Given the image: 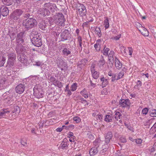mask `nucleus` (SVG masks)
<instances>
[{"label": "nucleus", "instance_id": "obj_1", "mask_svg": "<svg viewBox=\"0 0 156 156\" xmlns=\"http://www.w3.org/2000/svg\"><path fill=\"white\" fill-rule=\"evenodd\" d=\"M37 24L35 19L32 18H27L23 20V26L27 30H30L34 27Z\"/></svg>", "mask_w": 156, "mask_h": 156}, {"label": "nucleus", "instance_id": "obj_2", "mask_svg": "<svg viewBox=\"0 0 156 156\" xmlns=\"http://www.w3.org/2000/svg\"><path fill=\"white\" fill-rule=\"evenodd\" d=\"M8 60L7 63V67H12L16 59V55L15 52H10L8 55Z\"/></svg>", "mask_w": 156, "mask_h": 156}, {"label": "nucleus", "instance_id": "obj_3", "mask_svg": "<svg viewBox=\"0 0 156 156\" xmlns=\"http://www.w3.org/2000/svg\"><path fill=\"white\" fill-rule=\"evenodd\" d=\"M55 20L59 25H64L65 20L64 16L61 13H57L54 16Z\"/></svg>", "mask_w": 156, "mask_h": 156}, {"label": "nucleus", "instance_id": "obj_4", "mask_svg": "<svg viewBox=\"0 0 156 156\" xmlns=\"http://www.w3.org/2000/svg\"><path fill=\"white\" fill-rule=\"evenodd\" d=\"M23 11L20 9H17L15 10L12 14L11 15L10 17L12 19L15 20H17L19 19L20 16L23 13Z\"/></svg>", "mask_w": 156, "mask_h": 156}, {"label": "nucleus", "instance_id": "obj_5", "mask_svg": "<svg viewBox=\"0 0 156 156\" xmlns=\"http://www.w3.org/2000/svg\"><path fill=\"white\" fill-rule=\"evenodd\" d=\"M61 36L62 41H64L65 40H69L71 38V34L68 30H65L62 32Z\"/></svg>", "mask_w": 156, "mask_h": 156}, {"label": "nucleus", "instance_id": "obj_6", "mask_svg": "<svg viewBox=\"0 0 156 156\" xmlns=\"http://www.w3.org/2000/svg\"><path fill=\"white\" fill-rule=\"evenodd\" d=\"M76 9L78 11L81 16H83L86 15L87 10L83 4H80L79 6Z\"/></svg>", "mask_w": 156, "mask_h": 156}, {"label": "nucleus", "instance_id": "obj_7", "mask_svg": "<svg viewBox=\"0 0 156 156\" xmlns=\"http://www.w3.org/2000/svg\"><path fill=\"white\" fill-rule=\"evenodd\" d=\"M56 61L58 67L61 68L66 67L67 63L63 61L62 57H58Z\"/></svg>", "mask_w": 156, "mask_h": 156}, {"label": "nucleus", "instance_id": "obj_8", "mask_svg": "<svg viewBox=\"0 0 156 156\" xmlns=\"http://www.w3.org/2000/svg\"><path fill=\"white\" fill-rule=\"evenodd\" d=\"M17 59L21 63L25 64L27 62V57L23 54L17 55Z\"/></svg>", "mask_w": 156, "mask_h": 156}, {"label": "nucleus", "instance_id": "obj_9", "mask_svg": "<svg viewBox=\"0 0 156 156\" xmlns=\"http://www.w3.org/2000/svg\"><path fill=\"white\" fill-rule=\"evenodd\" d=\"M24 85L23 84H20L16 87L15 90L16 93L19 94H22L24 90Z\"/></svg>", "mask_w": 156, "mask_h": 156}, {"label": "nucleus", "instance_id": "obj_10", "mask_svg": "<svg viewBox=\"0 0 156 156\" xmlns=\"http://www.w3.org/2000/svg\"><path fill=\"white\" fill-rule=\"evenodd\" d=\"M31 41L32 44L37 47H39L42 45V42L41 39V37H40L39 38H36L35 39H33Z\"/></svg>", "mask_w": 156, "mask_h": 156}, {"label": "nucleus", "instance_id": "obj_11", "mask_svg": "<svg viewBox=\"0 0 156 156\" xmlns=\"http://www.w3.org/2000/svg\"><path fill=\"white\" fill-rule=\"evenodd\" d=\"M1 14L3 16H6L9 13V10L7 7L5 6H2L0 9Z\"/></svg>", "mask_w": 156, "mask_h": 156}, {"label": "nucleus", "instance_id": "obj_12", "mask_svg": "<svg viewBox=\"0 0 156 156\" xmlns=\"http://www.w3.org/2000/svg\"><path fill=\"white\" fill-rule=\"evenodd\" d=\"M23 33L22 32H20L17 34L16 38V42L18 44H20L23 43L24 41L23 39Z\"/></svg>", "mask_w": 156, "mask_h": 156}, {"label": "nucleus", "instance_id": "obj_13", "mask_svg": "<svg viewBox=\"0 0 156 156\" xmlns=\"http://www.w3.org/2000/svg\"><path fill=\"white\" fill-rule=\"evenodd\" d=\"M119 104L122 107H127L129 104V100L128 99H121L119 102Z\"/></svg>", "mask_w": 156, "mask_h": 156}, {"label": "nucleus", "instance_id": "obj_14", "mask_svg": "<svg viewBox=\"0 0 156 156\" xmlns=\"http://www.w3.org/2000/svg\"><path fill=\"white\" fill-rule=\"evenodd\" d=\"M112 136V133L111 132H108L105 136V145L104 146L107 145V146L106 147H108L107 144L109 142L110 140L111 139Z\"/></svg>", "mask_w": 156, "mask_h": 156}, {"label": "nucleus", "instance_id": "obj_15", "mask_svg": "<svg viewBox=\"0 0 156 156\" xmlns=\"http://www.w3.org/2000/svg\"><path fill=\"white\" fill-rule=\"evenodd\" d=\"M44 7L49 9L51 11H54L56 8L55 4L51 3L50 2L45 3L44 5Z\"/></svg>", "mask_w": 156, "mask_h": 156}, {"label": "nucleus", "instance_id": "obj_16", "mask_svg": "<svg viewBox=\"0 0 156 156\" xmlns=\"http://www.w3.org/2000/svg\"><path fill=\"white\" fill-rule=\"evenodd\" d=\"M41 35L40 34L38 33V32L37 31H33L30 34V37L31 39V41L33 40V39H35L36 38H39L40 36Z\"/></svg>", "mask_w": 156, "mask_h": 156}, {"label": "nucleus", "instance_id": "obj_17", "mask_svg": "<svg viewBox=\"0 0 156 156\" xmlns=\"http://www.w3.org/2000/svg\"><path fill=\"white\" fill-rule=\"evenodd\" d=\"M98 147V145H96L90 150L89 154L90 156H93L97 153L98 152L97 148Z\"/></svg>", "mask_w": 156, "mask_h": 156}, {"label": "nucleus", "instance_id": "obj_18", "mask_svg": "<svg viewBox=\"0 0 156 156\" xmlns=\"http://www.w3.org/2000/svg\"><path fill=\"white\" fill-rule=\"evenodd\" d=\"M24 49V47L21 44H18L16 48V50L18 55H20L21 54V52L23 51Z\"/></svg>", "mask_w": 156, "mask_h": 156}, {"label": "nucleus", "instance_id": "obj_19", "mask_svg": "<svg viewBox=\"0 0 156 156\" xmlns=\"http://www.w3.org/2000/svg\"><path fill=\"white\" fill-rule=\"evenodd\" d=\"M91 72L93 77L95 79H97L99 77V72L96 71L95 69H92Z\"/></svg>", "mask_w": 156, "mask_h": 156}, {"label": "nucleus", "instance_id": "obj_20", "mask_svg": "<svg viewBox=\"0 0 156 156\" xmlns=\"http://www.w3.org/2000/svg\"><path fill=\"white\" fill-rule=\"evenodd\" d=\"M62 55L65 57L67 56L68 55H70L71 52L69 49L65 48L62 51Z\"/></svg>", "mask_w": 156, "mask_h": 156}, {"label": "nucleus", "instance_id": "obj_21", "mask_svg": "<svg viewBox=\"0 0 156 156\" xmlns=\"http://www.w3.org/2000/svg\"><path fill=\"white\" fill-rule=\"evenodd\" d=\"M68 146V143L67 142H64L63 141L59 147V148L62 149H67V147Z\"/></svg>", "mask_w": 156, "mask_h": 156}, {"label": "nucleus", "instance_id": "obj_22", "mask_svg": "<svg viewBox=\"0 0 156 156\" xmlns=\"http://www.w3.org/2000/svg\"><path fill=\"white\" fill-rule=\"evenodd\" d=\"M113 118L112 114L107 115L105 116L104 120L108 122H110L112 121Z\"/></svg>", "mask_w": 156, "mask_h": 156}, {"label": "nucleus", "instance_id": "obj_23", "mask_svg": "<svg viewBox=\"0 0 156 156\" xmlns=\"http://www.w3.org/2000/svg\"><path fill=\"white\" fill-rule=\"evenodd\" d=\"M34 94L37 98H39L43 97V94L41 93L38 90H34Z\"/></svg>", "mask_w": 156, "mask_h": 156}, {"label": "nucleus", "instance_id": "obj_24", "mask_svg": "<svg viewBox=\"0 0 156 156\" xmlns=\"http://www.w3.org/2000/svg\"><path fill=\"white\" fill-rule=\"evenodd\" d=\"M122 114L119 112H116L115 115V119L117 121L119 120L120 122H122L120 118Z\"/></svg>", "mask_w": 156, "mask_h": 156}, {"label": "nucleus", "instance_id": "obj_25", "mask_svg": "<svg viewBox=\"0 0 156 156\" xmlns=\"http://www.w3.org/2000/svg\"><path fill=\"white\" fill-rule=\"evenodd\" d=\"M102 59L100 60L98 63V67L100 68L104 67L103 66L104 65L105 63V61L103 59V57L101 56Z\"/></svg>", "mask_w": 156, "mask_h": 156}, {"label": "nucleus", "instance_id": "obj_26", "mask_svg": "<svg viewBox=\"0 0 156 156\" xmlns=\"http://www.w3.org/2000/svg\"><path fill=\"white\" fill-rule=\"evenodd\" d=\"M12 113H15L16 115H17L20 112L19 107L18 106H15L12 109Z\"/></svg>", "mask_w": 156, "mask_h": 156}, {"label": "nucleus", "instance_id": "obj_27", "mask_svg": "<svg viewBox=\"0 0 156 156\" xmlns=\"http://www.w3.org/2000/svg\"><path fill=\"white\" fill-rule=\"evenodd\" d=\"M49 11L46 8L43 9L42 10V12L41 13V14L42 15L44 16H45L47 15H49Z\"/></svg>", "mask_w": 156, "mask_h": 156}, {"label": "nucleus", "instance_id": "obj_28", "mask_svg": "<svg viewBox=\"0 0 156 156\" xmlns=\"http://www.w3.org/2000/svg\"><path fill=\"white\" fill-rule=\"evenodd\" d=\"M142 28L143 30L142 31H141L140 30L139 31L141 32L142 34L144 36H148L149 35L148 31L145 28L143 27Z\"/></svg>", "mask_w": 156, "mask_h": 156}, {"label": "nucleus", "instance_id": "obj_29", "mask_svg": "<svg viewBox=\"0 0 156 156\" xmlns=\"http://www.w3.org/2000/svg\"><path fill=\"white\" fill-rule=\"evenodd\" d=\"M8 112H9V111L7 109H4L2 110L0 112V118L4 116L5 114Z\"/></svg>", "mask_w": 156, "mask_h": 156}, {"label": "nucleus", "instance_id": "obj_30", "mask_svg": "<svg viewBox=\"0 0 156 156\" xmlns=\"http://www.w3.org/2000/svg\"><path fill=\"white\" fill-rule=\"evenodd\" d=\"M100 80L101 81H102V85L103 87H105L108 84V82L107 79H105L104 77H102L101 78Z\"/></svg>", "mask_w": 156, "mask_h": 156}, {"label": "nucleus", "instance_id": "obj_31", "mask_svg": "<svg viewBox=\"0 0 156 156\" xmlns=\"http://www.w3.org/2000/svg\"><path fill=\"white\" fill-rule=\"evenodd\" d=\"M95 32L99 37H100L101 36V33L100 28L99 27H96L95 30Z\"/></svg>", "mask_w": 156, "mask_h": 156}, {"label": "nucleus", "instance_id": "obj_32", "mask_svg": "<svg viewBox=\"0 0 156 156\" xmlns=\"http://www.w3.org/2000/svg\"><path fill=\"white\" fill-rule=\"evenodd\" d=\"M106 19L104 21V25L105 29H107L109 27V23L108 19L107 17H105Z\"/></svg>", "mask_w": 156, "mask_h": 156}, {"label": "nucleus", "instance_id": "obj_33", "mask_svg": "<svg viewBox=\"0 0 156 156\" xmlns=\"http://www.w3.org/2000/svg\"><path fill=\"white\" fill-rule=\"evenodd\" d=\"M86 91V89H84L80 92V94L85 98H87L88 97V95Z\"/></svg>", "mask_w": 156, "mask_h": 156}, {"label": "nucleus", "instance_id": "obj_34", "mask_svg": "<svg viewBox=\"0 0 156 156\" xmlns=\"http://www.w3.org/2000/svg\"><path fill=\"white\" fill-rule=\"evenodd\" d=\"M115 66L116 68H121L122 67V64L117 59L115 60Z\"/></svg>", "mask_w": 156, "mask_h": 156}, {"label": "nucleus", "instance_id": "obj_35", "mask_svg": "<svg viewBox=\"0 0 156 156\" xmlns=\"http://www.w3.org/2000/svg\"><path fill=\"white\" fill-rule=\"evenodd\" d=\"M1 52H0V67H2L4 65L5 63V59L1 55Z\"/></svg>", "mask_w": 156, "mask_h": 156}, {"label": "nucleus", "instance_id": "obj_36", "mask_svg": "<svg viewBox=\"0 0 156 156\" xmlns=\"http://www.w3.org/2000/svg\"><path fill=\"white\" fill-rule=\"evenodd\" d=\"M78 42L79 45V49H80L81 50H82V40L81 37L79 36L78 37Z\"/></svg>", "mask_w": 156, "mask_h": 156}, {"label": "nucleus", "instance_id": "obj_37", "mask_svg": "<svg viewBox=\"0 0 156 156\" xmlns=\"http://www.w3.org/2000/svg\"><path fill=\"white\" fill-rule=\"evenodd\" d=\"M39 28L43 30H45L46 28V25L44 23H41L39 24Z\"/></svg>", "mask_w": 156, "mask_h": 156}, {"label": "nucleus", "instance_id": "obj_38", "mask_svg": "<svg viewBox=\"0 0 156 156\" xmlns=\"http://www.w3.org/2000/svg\"><path fill=\"white\" fill-rule=\"evenodd\" d=\"M109 50V49L108 48H104L103 51H102V53L104 55L107 56L108 54V51Z\"/></svg>", "mask_w": 156, "mask_h": 156}, {"label": "nucleus", "instance_id": "obj_39", "mask_svg": "<svg viewBox=\"0 0 156 156\" xmlns=\"http://www.w3.org/2000/svg\"><path fill=\"white\" fill-rule=\"evenodd\" d=\"M34 65L37 66L39 67L41 66V68L44 67L45 66L44 64H42V62L40 61L35 62Z\"/></svg>", "mask_w": 156, "mask_h": 156}, {"label": "nucleus", "instance_id": "obj_40", "mask_svg": "<svg viewBox=\"0 0 156 156\" xmlns=\"http://www.w3.org/2000/svg\"><path fill=\"white\" fill-rule=\"evenodd\" d=\"M7 81L5 78L2 76H0V83L1 84H6Z\"/></svg>", "mask_w": 156, "mask_h": 156}, {"label": "nucleus", "instance_id": "obj_41", "mask_svg": "<svg viewBox=\"0 0 156 156\" xmlns=\"http://www.w3.org/2000/svg\"><path fill=\"white\" fill-rule=\"evenodd\" d=\"M150 115L153 117H156V110L153 109L150 112Z\"/></svg>", "mask_w": 156, "mask_h": 156}, {"label": "nucleus", "instance_id": "obj_42", "mask_svg": "<svg viewBox=\"0 0 156 156\" xmlns=\"http://www.w3.org/2000/svg\"><path fill=\"white\" fill-rule=\"evenodd\" d=\"M77 87V84L76 83H73L71 87V91H75L76 90Z\"/></svg>", "mask_w": 156, "mask_h": 156}, {"label": "nucleus", "instance_id": "obj_43", "mask_svg": "<svg viewBox=\"0 0 156 156\" xmlns=\"http://www.w3.org/2000/svg\"><path fill=\"white\" fill-rule=\"evenodd\" d=\"M54 85H55V86H57L59 88H61L63 86L62 83L58 80H57L55 83L54 84Z\"/></svg>", "mask_w": 156, "mask_h": 156}, {"label": "nucleus", "instance_id": "obj_44", "mask_svg": "<svg viewBox=\"0 0 156 156\" xmlns=\"http://www.w3.org/2000/svg\"><path fill=\"white\" fill-rule=\"evenodd\" d=\"M9 0H2V2L5 5L9 6L12 4L11 2H10Z\"/></svg>", "mask_w": 156, "mask_h": 156}, {"label": "nucleus", "instance_id": "obj_45", "mask_svg": "<svg viewBox=\"0 0 156 156\" xmlns=\"http://www.w3.org/2000/svg\"><path fill=\"white\" fill-rule=\"evenodd\" d=\"M100 44H94V47L97 51H100Z\"/></svg>", "mask_w": 156, "mask_h": 156}, {"label": "nucleus", "instance_id": "obj_46", "mask_svg": "<svg viewBox=\"0 0 156 156\" xmlns=\"http://www.w3.org/2000/svg\"><path fill=\"white\" fill-rule=\"evenodd\" d=\"M64 128H65L66 129H68V128L67 127V126H65L64 125L62 126V127L57 128L56 129V130L57 132H60L62 131V129Z\"/></svg>", "mask_w": 156, "mask_h": 156}, {"label": "nucleus", "instance_id": "obj_47", "mask_svg": "<svg viewBox=\"0 0 156 156\" xmlns=\"http://www.w3.org/2000/svg\"><path fill=\"white\" fill-rule=\"evenodd\" d=\"M46 122V121H44L43 122H40L39 123V129H42L44 126V123Z\"/></svg>", "mask_w": 156, "mask_h": 156}, {"label": "nucleus", "instance_id": "obj_48", "mask_svg": "<svg viewBox=\"0 0 156 156\" xmlns=\"http://www.w3.org/2000/svg\"><path fill=\"white\" fill-rule=\"evenodd\" d=\"M21 144L24 146H26L27 145V141L26 140L22 139L21 140Z\"/></svg>", "mask_w": 156, "mask_h": 156}, {"label": "nucleus", "instance_id": "obj_49", "mask_svg": "<svg viewBox=\"0 0 156 156\" xmlns=\"http://www.w3.org/2000/svg\"><path fill=\"white\" fill-rule=\"evenodd\" d=\"M103 116L102 115L100 114L99 113V114L97 115V117H96V119L97 120H99L100 121H101L102 119Z\"/></svg>", "mask_w": 156, "mask_h": 156}, {"label": "nucleus", "instance_id": "obj_50", "mask_svg": "<svg viewBox=\"0 0 156 156\" xmlns=\"http://www.w3.org/2000/svg\"><path fill=\"white\" fill-rule=\"evenodd\" d=\"M148 112V109L147 108H145L143 109L142 111V113L144 115H146Z\"/></svg>", "mask_w": 156, "mask_h": 156}, {"label": "nucleus", "instance_id": "obj_51", "mask_svg": "<svg viewBox=\"0 0 156 156\" xmlns=\"http://www.w3.org/2000/svg\"><path fill=\"white\" fill-rule=\"evenodd\" d=\"M124 75V73L123 72H121L119 74L118 76H117V80H119Z\"/></svg>", "mask_w": 156, "mask_h": 156}, {"label": "nucleus", "instance_id": "obj_52", "mask_svg": "<svg viewBox=\"0 0 156 156\" xmlns=\"http://www.w3.org/2000/svg\"><path fill=\"white\" fill-rule=\"evenodd\" d=\"M50 81L55 84L57 80H56L55 78L53 76H51L49 79Z\"/></svg>", "mask_w": 156, "mask_h": 156}, {"label": "nucleus", "instance_id": "obj_53", "mask_svg": "<svg viewBox=\"0 0 156 156\" xmlns=\"http://www.w3.org/2000/svg\"><path fill=\"white\" fill-rule=\"evenodd\" d=\"M120 49L122 53H126L125 50L126 49V48L125 47L122 45V46L120 47Z\"/></svg>", "mask_w": 156, "mask_h": 156}, {"label": "nucleus", "instance_id": "obj_54", "mask_svg": "<svg viewBox=\"0 0 156 156\" xmlns=\"http://www.w3.org/2000/svg\"><path fill=\"white\" fill-rule=\"evenodd\" d=\"M151 150V152H154L156 151V143H155L154 144Z\"/></svg>", "mask_w": 156, "mask_h": 156}, {"label": "nucleus", "instance_id": "obj_55", "mask_svg": "<svg viewBox=\"0 0 156 156\" xmlns=\"http://www.w3.org/2000/svg\"><path fill=\"white\" fill-rule=\"evenodd\" d=\"M73 119L75 121L76 123L79 122L80 121V119L78 117H75L73 118Z\"/></svg>", "mask_w": 156, "mask_h": 156}, {"label": "nucleus", "instance_id": "obj_56", "mask_svg": "<svg viewBox=\"0 0 156 156\" xmlns=\"http://www.w3.org/2000/svg\"><path fill=\"white\" fill-rule=\"evenodd\" d=\"M114 51H110V52L109 54H108V56L109 58H113V57L114 55Z\"/></svg>", "mask_w": 156, "mask_h": 156}, {"label": "nucleus", "instance_id": "obj_57", "mask_svg": "<svg viewBox=\"0 0 156 156\" xmlns=\"http://www.w3.org/2000/svg\"><path fill=\"white\" fill-rule=\"evenodd\" d=\"M120 141L122 143H125L126 141V139L123 137H121L120 139Z\"/></svg>", "mask_w": 156, "mask_h": 156}, {"label": "nucleus", "instance_id": "obj_58", "mask_svg": "<svg viewBox=\"0 0 156 156\" xmlns=\"http://www.w3.org/2000/svg\"><path fill=\"white\" fill-rule=\"evenodd\" d=\"M112 76V81L113 82L115 80H117V76H116L115 74H114V75H113Z\"/></svg>", "mask_w": 156, "mask_h": 156}, {"label": "nucleus", "instance_id": "obj_59", "mask_svg": "<svg viewBox=\"0 0 156 156\" xmlns=\"http://www.w3.org/2000/svg\"><path fill=\"white\" fill-rule=\"evenodd\" d=\"M13 100L12 98H10L8 97L5 99V102L11 101H12Z\"/></svg>", "mask_w": 156, "mask_h": 156}, {"label": "nucleus", "instance_id": "obj_60", "mask_svg": "<svg viewBox=\"0 0 156 156\" xmlns=\"http://www.w3.org/2000/svg\"><path fill=\"white\" fill-rule=\"evenodd\" d=\"M99 113L98 112L96 111L92 114V116L94 117H97Z\"/></svg>", "mask_w": 156, "mask_h": 156}, {"label": "nucleus", "instance_id": "obj_61", "mask_svg": "<svg viewBox=\"0 0 156 156\" xmlns=\"http://www.w3.org/2000/svg\"><path fill=\"white\" fill-rule=\"evenodd\" d=\"M121 34L118 35L114 37V39L116 40H118L121 37Z\"/></svg>", "mask_w": 156, "mask_h": 156}, {"label": "nucleus", "instance_id": "obj_62", "mask_svg": "<svg viewBox=\"0 0 156 156\" xmlns=\"http://www.w3.org/2000/svg\"><path fill=\"white\" fill-rule=\"evenodd\" d=\"M128 49L129 51V55H132V53L133 51V49L131 47H129Z\"/></svg>", "mask_w": 156, "mask_h": 156}, {"label": "nucleus", "instance_id": "obj_63", "mask_svg": "<svg viewBox=\"0 0 156 156\" xmlns=\"http://www.w3.org/2000/svg\"><path fill=\"white\" fill-rule=\"evenodd\" d=\"M142 140L141 139H137L136 140V142L137 144H140L142 142Z\"/></svg>", "mask_w": 156, "mask_h": 156}, {"label": "nucleus", "instance_id": "obj_64", "mask_svg": "<svg viewBox=\"0 0 156 156\" xmlns=\"http://www.w3.org/2000/svg\"><path fill=\"white\" fill-rule=\"evenodd\" d=\"M90 83L91 86L93 87H95L96 83H93V80H90Z\"/></svg>", "mask_w": 156, "mask_h": 156}]
</instances>
